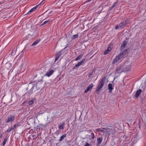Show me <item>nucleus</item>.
I'll list each match as a JSON object with an SVG mask.
<instances>
[{"mask_svg": "<svg viewBox=\"0 0 146 146\" xmlns=\"http://www.w3.org/2000/svg\"><path fill=\"white\" fill-rule=\"evenodd\" d=\"M15 119V116L14 115H10L9 116L7 121V123H9L10 122H13Z\"/></svg>", "mask_w": 146, "mask_h": 146, "instance_id": "4", "label": "nucleus"}, {"mask_svg": "<svg viewBox=\"0 0 146 146\" xmlns=\"http://www.w3.org/2000/svg\"><path fill=\"white\" fill-rule=\"evenodd\" d=\"M38 5H37L31 9L28 12V13H29L31 12L35 11L38 7Z\"/></svg>", "mask_w": 146, "mask_h": 146, "instance_id": "12", "label": "nucleus"}, {"mask_svg": "<svg viewBox=\"0 0 146 146\" xmlns=\"http://www.w3.org/2000/svg\"><path fill=\"white\" fill-rule=\"evenodd\" d=\"M104 84V80L103 79L101 80L99 82V84L96 89V91L98 92H99L100 90L102 88Z\"/></svg>", "mask_w": 146, "mask_h": 146, "instance_id": "2", "label": "nucleus"}, {"mask_svg": "<svg viewBox=\"0 0 146 146\" xmlns=\"http://www.w3.org/2000/svg\"><path fill=\"white\" fill-rule=\"evenodd\" d=\"M7 139H5L3 142V146H4L5 145V144L6 143V142H7Z\"/></svg>", "mask_w": 146, "mask_h": 146, "instance_id": "24", "label": "nucleus"}, {"mask_svg": "<svg viewBox=\"0 0 146 146\" xmlns=\"http://www.w3.org/2000/svg\"><path fill=\"white\" fill-rule=\"evenodd\" d=\"M118 28V26L117 25L115 27V29H116Z\"/></svg>", "mask_w": 146, "mask_h": 146, "instance_id": "33", "label": "nucleus"}, {"mask_svg": "<svg viewBox=\"0 0 146 146\" xmlns=\"http://www.w3.org/2000/svg\"><path fill=\"white\" fill-rule=\"evenodd\" d=\"M100 131L106 134H110V129H105L103 128L101 129Z\"/></svg>", "mask_w": 146, "mask_h": 146, "instance_id": "5", "label": "nucleus"}, {"mask_svg": "<svg viewBox=\"0 0 146 146\" xmlns=\"http://www.w3.org/2000/svg\"><path fill=\"white\" fill-rule=\"evenodd\" d=\"M18 124H15L14 125V127L13 128H14V129L15 128L17 127H18Z\"/></svg>", "mask_w": 146, "mask_h": 146, "instance_id": "29", "label": "nucleus"}, {"mask_svg": "<svg viewBox=\"0 0 146 146\" xmlns=\"http://www.w3.org/2000/svg\"><path fill=\"white\" fill-rule=\"evenodd\" d=\"M90 136V138L91 139H94V133H92L91 135Z\"/></svg>", "mask_w": 146, "mask_h": 146, "instance_id": "23", "label": "nucleus"}, {"mask_svg": "<svg viewBox=\"0 0 146 146\" xmlns=\"http://www.w3.org/2000/svg\"><path fill=\"white\" fill-rule=\"evenodd\" d=\"M61 54V51H60L59 53L57 54L55 60V62H56L59 58Z\"/></svg>", "mask_w": 146, "mask_h": 146, "instance_id": "13", "label": "nucleus"}, {"mask_svg": "<svg viewBox=\"0 0 146 146\" xmlns=\"http://www.w3.org/2000/svg\"><path fill=\"white\" fill-rule=\"evenodd\" d=\"M49 20H47L44 21L42 24V25H44L46 23H47L48 21H49Z\"/></svg>", "mask_w": 146, "mask_h": 146, "instance_id": "28", "label": "nucleus"}, {"mask_svg": "<svg viewBox=\"0 0 146 146\" xmlns=\"http://www.w3.org/2000/svg\"><path fill=\"white\" fill-rule=\"evenodd\" d=\"M111 50V48L110 47H108L107 49L104 52V54L106 55L110 52Z\"/></svg>", "mask_w": 146, "mask_h": 146, "instance_id": "11", "label": "nucleus"}, {"mask_svg": "<svg viewBox=\"0 0 146 146\" xmlns=\"http://www.w3.org/2000/svg\"><path fill=\"white\" fill-rule=\"evenodd\" d=\"M35 100V99H33L32 100H31L29 101L28 102V104L30 105L34 103Z\"/></svg>", "mask_w": 146, "mask_h": 146, "instance_id": "20", "label": "nucleus"}, {"mask_svg": "<svg viewBox=\"0 0 146 146\" xmlns=\"http://www.w3.org/2000/svg\"><path fill=\"white\" fill-rule=\"evenodd\" d=\"M108 87L110 92H111L113 89L112 85L111 84H109L108 85Z\"/></svg>", "mask_w": 146, "mask_h": 146, "instance_id": "18", "label": "nucleus"}, {"mask_svg": "<svg viewBox=\"0 0 146 146\" xmlns=\"http://www.w3.org/2000/svg\"><path fill=\"white\" fill-rule=\"evenodd\" d=\"M93 86V84H91L88 87L87 89L85 90L84 93H87L90 90H91Z\"/></svg>", "mask_w": 146, "mask_h": 146, "instance_id": "7", "label": "nucleus"}, {"mask_svg": "<svg viewBox=\"0 0 146 146\" xmlns=\"http://www.w3.org/2000/svg\"><path fill=\"white\" fill-rule=\"evenodd\" d=\"M125 51L126 52H127V50H125Z\"/></svg>", "mask_w": 146, "mask_h": 146, "instance_id": "34", "label": "nucleus"}, {"mask_svg": "<svg viewBox=\"0 0 146 146\" xmlns=\"http://www.w3.org/2000/svg\"><path fill=\"white\" fill-rule=\"evenodd\" d=\"M66 136V134H64L63 135L60 137L59 141H61Z\"/></svg>", "mask_w": 146, "mask_h": 146, "instance_id": "21", "label": "nucleus"}, {"mask_svg": "<svg viewBox=\"0 0 146 146\" xmlns=\"http://www.w3.org/2000/svg\"><path fill=\"white\" fill-rule=\"evenodd\" d=\"M126 44V41H124L123 42V43L122 44V45L121 46V49H122L123 48L125 47V46Z\"/></svg>", "mask_w": 146, "mask_h": 146, "instance_id": "15", "label": "nucleus"}, {"mask_svg": "<svg viewBox=\"0 0 146 146\" xmlns=\"http://www.w3.org/2000/svg\"><path fill=\"white\" fill-rule=\"evenodd\" d=\"M123 70V67L121 66L118 68L116 70V72L118 73H120Z\"/></svg>", "mask_w": 146, "mask_h": 146, "instance_id": "9", "label": "nucleus"}, {"mask_svg": "<svg viewBox=\"0 0 146 146\" xmlns=\"http://www.w3.org/2000/svg\"><path fill=\"white\" fill-rule=\"evenodd\" d=\"M64 123L60 124L59 126V128L60 129L62 130L64 129Z\"/></svg>", "mask_w": 146, "mask_h": 146, "instance_id": "17", "label": "nucleus"}, {"mask_svg": "<svg viewBox=\"0 0 146 146\" xmlns=\"http://www.w3.org/2000/svg\"><path fill=\"white\" fill-rule=\"evenodd\" d=\"M129 23L128 21L127 20L121 22L119 24V27L121 28H123L126 25Z\"/></svg>", "mask_w": 146, "mask_h": 146, "instance_id": "3", "label": "nucleus"}, {"mask_svg": "<svg viewBox=\"0 0 146 146\" xmlns=\"http://www.w3.org/2000/svg\"><path fill=\"white\" fill-rule=\"evenodd\" d=\"M124 55L125 54L123 52L121 53L117 56L112 61V64H114L118 62L123 57Z\"/></svg>", "mask_w": 146, "mask_h": 146, "instance_id": "1", "label": "nucleus"}, {"mask_svg": "<svg viewBox=\"0 0 146 146\" xmlns=\"http://www.w3.org/2000/svg\"><path fill=\"white\" fill-rule=\"evenodd\" d=\"M78 36L77 35H73V37L74 38H77L78 37Z\"/></svg>", "mask_w": 146, "mask_h": 146, "instance_id": "30", "label": "nucleus"}, {"mask_svg": "<svg viewBox=\"0 0 146 146\" xmlns=\"http://www.w3.org/2000/svg\"><path fill=\"white\" fill-rule=\"evenodd\" d=\"M83 55L82 54H80V55L77 58H76L75 59V60L77 61L81 59Z\"/></svg>", "mask_w": 146, "mask_h": 146, "instance_id": "19", "label": "nucleus"}, {"mask_svg": "<svg viewBox=\"0 0 146 146\" xmlns=\"http://www.w3.org/2000/svg\"><path fill=\"white\" fill-rule=\"evenodd\" d=\"M85 59H83L82 61L79 62L78 64H76L74 66V69H75L79 67L80 65H81L82 64V63L85 61Z\"/></svg>", "mask_w": 146, "mask_h": 146, "instance_id": "8", "label": "nucleus"}, {"mask_svg": "<svg viewBox=\"0 0 146 146\" xmlns=\"http://www.w3.org/2000/svg\"><path fill=\"white\" fill-rule=\"evenodd\" d=\"M14 129V128L13 127H11V128H8L7 130V132L9 133Z\"/></svg>", "mask_w": 146, "mask_h": 146, "instance_id": "22", "label": "nucleus"}, {"mask_svg": "<svg viewBox=\"0 0 146 146\" xmlns=\"http://www.w3.org/2000/svg\"><path fill=\"white\" fill-rule=\"evenodd\" d=\"M84 146H91V145L88 142H86Z\"/></svg>", "mask_w": 146, "mask_h": 146, "instance_id": "26", "label": "nucleus"}, {"mask_svg": "<svg viewBox=\"0 0 146 146\" xmlns=\"http://www.w3.org/2000/svg\"><path fill=\"white\" fill-rule=\"evenodd\" d=\"M142 91V90L141 89H139L137 90L136 92L135 96V97L137 98L139 96L140 94L141 93Z\"/></svg>", "mask_w": 146, "mask_h": 146, "instance_id": "10", "label": "nucleus"}, {"mask_svg": "<svg viewBox=\"0 0 146 146\" xmlns=\"http://www.w3.org/2000/svg\"><path fill=\"white\" fill-rule=\"evenodd\" d=\"M11 64L10 63H9L7 64H6V66H11Z\"/></svg>", "mask_w": 146, "mask_h": 146, "instance_id": "31", "label": "nucleus"}, {"mask_svg": "<svg viewBox=\"0 0 146 146\" xmlns=\"http://www.w3.org/2000/svg\"><path fill=\"white\" fill-rule=\"evenodd\" d=\"M117 3H118L117 1H116V2H115L113 5L112 8H113L114 7H115V6L117 4Z\"/></svg>", "mask_w": 146, "mask_h": 146, "instance_id": "25", "label": "nucleus"}, {"mask_svg": "<svg viewBox=\"0 0 146 146\" xmlns=\"http://www.w3.org/2000/svg\"><path fill=\"white\" fill-rule=\"evenodd\" d=\"M101 129H96V131H100V130H101Z\"/></svg>", "mask_w": 146, "mask_h": 146, "instance_id": "32", "label": "nucleus"}, {"mask_svg": "<svg viewBox=\"0 0 146 146\" xmlns=\"http://www.w3.org/2000/svg\"><path fill=\"white\" fill-rule=\"evenodd\" d=\"M40 40H36L35 42H34L31 45L32 46H34L36 45L40 41Z\"/></svg>", "mask_w": 146, "mask_h": 146, "instance_id": "16", "label": "nucleus"}, {"mask_svg": "<svg viewBox=\"0 0 146 146\" xmlns=\"http://www.w3.org/2000/svg\"><path fill=\"white\" fill-rule=\"evenodd\" d=\"M131 69V66H129L126 68V71H129Z\"/></svg>", "mask_w": 146, "mask_h": 146, "instance_id": "27", "label": "nucleus"}, {"mask_svg": "<svg viewBox=\"0 0 146 146\" xmlns=\"http://www.w3.org/2000/svg\"><path fill=\"white\" fill-rule=\"evenodd\" d=\"M102 140V137H100L97 139V145H98L99 144H100Z\"/></svg>", "mask_w": 146, "mask_h": 146, "instance_id": "14", "label": "nucleus"}, {"mask_svg": "<svg viewBox=\"0 0 146 146\" xmlns=\"http://www.w3.org/2000/svg\"><path fill=\"white\" fill-rule=\"evenodd\" d=\"M54 72V70L49 69L45 75L49 77Z\"/></svg>", "mask_w": 146, "mask_h": 146, "instance_id": "6", "label": "nucleus"}]
</instances>
